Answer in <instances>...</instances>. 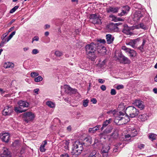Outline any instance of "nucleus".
<instances>
[{"label": "nucleus", "mask_w": 157, "mask_h": 157, "mask_svg": "<svg viewBox=\"0 0 157 157\" xmlns=\"http://www.w3.org/2000/svg\"><path fill=\"white\" fill-rule=\"evenodd\" d=\"M83 150V148H73L71 152L72 155H75V157L80 155Z\"/></svg>", "instance_id": "8"}, {"label": "nucleus", "mask_w": 157, "mask_h": 157, "mask_svg": "<svg viewBox=\"0 0 157 157\" xmlns=\"http://www.w3.org/2000/svg\"><path fill=\"white\" fill-rule=\"evenodd\" d=\"M140 28L144 29H146V27L145 25H144L143 23H140L138 25V29Z\"/></svg>", "instance_id": "37"}, {"label": "nucleus", "mask_w": 157, "mask_h": 157, "mask_svg": "<svg viewBox=\"0 0 157 157\" xmlns=\"http://www.w3.org/2000/svg\"><path fill=\"white\" fill-rule=\"evenodd\" d=\"M35 117L34 114L31 112H26L23 114V120L27 123L33 121Z\"/></svg>", "instance_id": "4"}, {"label": "nucleus", "mask_w": 157, "mask_h": 157, "mask_svg": "<svg viewBox=\"0 0 157 157\" xmlns=\"http://www.w3.org/2000/svg\"><path fill=\"white\" fill-rule=\"evenodd\" d=\"M18 7H19L18 6H15L10 10V13H13L18 8Z\"/></svg>", "instance_id": "42"}, {"label": "nucleus", "mask_w": 157, "mask_h": 157, "mask_svg": "<svg viewBox=\"0 0 157 157\" xmlns=\"http://www.w3.org/2000/svg\"><path fill=\"white\" fill-rule=\"evenodd\" d=\"M108 27L111 31H117L118 30V27H117L116 25L113 23H111L108 25Z\"/></svg>", "instance_id": "11"}, {"label": "nucleus", "mask_w": 157, "mask_h": 157, "mask_svg": "<svg viewBox=\"0 0 157 157\" xmlns=\"http://www.w3.org/2000/svg\"><path fill=\"white\" fill-rule=\"evenodd\" d=\"M126 118L121 116H117L115 117L114 122L118 125L125 124L130 121V119L128 117H126Z\"/></svg>", "instance_id": "3"}, {"label": "nucleus", "mask_w": 157, "mask_h": 157, "mask_svg": "<svg viewBox=\"0 0 157 157\" xmlns=\"http://www.w3.org/2000/svg\"><path fill=\"white\" fill-rule=\"evenodd\" d=\"M146 40L145 39H143V43L142 44L141 46L139 48V49L141 51H142V50L143 48V46H144L146 43Z\"/></svg>", "instance_id": "41"}, {"label": "nucleus", "mask_w": 157, "mask_h": 157, "mask_svg": "<svg viewBox=\"0 0 157 157\" xmlns=\"http://www.w3.org/2000/svg\"><path fill=\"white\" fill-rule=\"evenodd\" d=\"M130 28L127 25H125L124 26L122 32L127 35H131L132 33L130 31Z\"/></svg>", "instance_id": "13"}, {"label": "nucleus", "mask_w": 157, "mask_h": 157, "mask_svg": "<svg viewBox=\"0 0 157 157\" xmlns=\"http://www.w3.org/2000/svg\"><path fill=\"white\" fill-rule=\"evenodd\" d=\"M89 101L87 99L84 100L83 101V105L84 107H86L88 106V103Z\"/></svg>", "instance_id": "45"}, {"label": "nucleus", "mask_w": 157, "mask_h": 157, "mask_svg": "<svg viewBox=\"0 0 157 157\" xmlns=\"http://www.w3.org/2000/svg\"><path fill=\"white\" fill-rule=\"evenodd\" d=\"M98 17V16L95 14H91L90 15L89 17L90 19V20L92 21L94 19L96 18V17Z\"/></svg>", "instance_id": "40"}, {"label": "nucleus", "mask_w": 157, "mask_h": 157, "mask_svg": "<svg viewBox=\"0 0 157 157\" xmlns=\"http://www.w3.org/2000/svg\"><path fill=\"white\" fill-rule=\"evenodd\" d=\"M137 39H136L135 40H131L129 42L127 43V45H129L132 46V48H134L135 47V44L137 43Z\"/></svg>", "instance_id": "26"}, {"label": "nucleus", "mask_w": 157, "mask_h": 157, "mask_svg": "<svg viewBox=\"0 0 157 157\" xmlns=\"http://www.w3.org/2000/svg\"><path fill=\"white\" fill-rule=\"evenodd\" d=\"M127 11H126L125 10H123L122 9L121 12L120 13H119L118 15L119 16H121L125 14H127Z\"/></svg>", "instance_id": "38"}, {"label": "nucleus", "mask_w": 157, "mask_h": 157, "mask_svg": "<svg viewBox=\"0 0 157 157\" xmlns=\"http://www.w3.org/2000/svg\"><path fill=\"white\" fill-rule=\"evenodd\" d=\"M16 33L15 31H13L9 35V37L11 39L13 37V36Z\"/></svg>", "instance_id": "56"}, {"label": "nucleus", "mask_w": 157, "mask_h": 157, "mask_svg": "<svg viewBox=\"0 0 157 157\" xmlns=\"http://www.w3.org/2000/svg\"><path fill=\"white\" fill-rule=\"evenodd\" d=\"M65 91L66 93L70 94H75L77 92V90L73 89L69 86H67L65 87Z\"/></svg>", "instance_id": "10"}, {"label": "nucleus", "mask_w": 157, "mask_h": 157, "mask_svg": "<svg viewBox=\"0 0 157 157\" xmlns=\"http://www.w3.org/2000/svg\"><path fill=\"white\" fill-rule=\"evenodd\" d=\"M0 138L3 142L5 143H7L10 140V134L8 133H3L2 135H0Z\"/></svg>", "instance_id": "7"}, {"label": "nucleus", "mask_w": 157, "mask_h": 157, "mask_svg": "<svg viewBox=\"0 0 157 157\" xmlns=\"http://www.w3.org/2000/svg\"><path fill=\"white\" fill-rule=\"evenodd\" d=\"M124 114L123 113L121 112H120L118 114V116H124Z\"/></svg>", "instance_id": "63"}, {"label": "nucleus", "mask_w": 157, "mask_h": 157, "mask_svg": "<svg viewBox=\"0 0 157 157\" xmlns=\"http://www.w3.org/2000/svg\"><path fill=\"white\" fill-rule=\"evenodd\" d=\"M17 104L19 107H14L15 111L17 113H20L25 112L26 110L22 109V108L25 107H28L29 106V103L26 101L21 100L17 102Z\"/></svg>", "instance_id": "2"}, {"label": "nucleus", "mask_w": 157, "mask_h": 157, "mask_svg": "<svg viewBox=\"0 0 157 157\" xmlns=\"http://www.w3.org/2000/svg\"><path fill=\"white\" fill-rule=\"evenodd\" d=\"M109 17L111 18L112 21H113L115 22L118 21H123V20L121 18H117L113 15H111L109 16Z\"/></svg>", "instance_id": "22"}, {"label": "nucleus", "mask_w": 157, "mask_h": 157, "mask_svg": "<svg viewBox=\"0 0 157 157\" xmlns=\"http://www.w3.org/2000/svg\"><path fill=\"white\" fill-rule=\"evenodd\" d=\"M39 74L37 72H33L31 73V76L32 78H34L36 76H38Z\"/></svg>", "instance_id": "43"}, {"label": "nucleus", "mask_w": 157, "mask_h": 157, "mask_svg": "<svg viewBox=\"0 0 157 157\" xmlns=\"http://www.w3.org/2000/svg\"><path fill=\"white\" fill-rule=\"evenodd\" d=\"M46 104L48 106L51 108H54L55 106V104L51 101L47 102Z\"/></svg>", "instance_id": "33"}, {"label": "nucleus", "mask_w": 157, "mask_h": 157, "mask_svg": "<svg viewBox=\"0 0 157 157\" xmlns=\"http://www.w3.org/2000/svg\"><path fill=\"white\" fill-rule=\"evenodd\" d=\"M120 62L124 64L129 63L130 62V61L127 57L123 56L120 60Z\"/></svg>", "instance_id": "20"}, {"label": "nucleus", "mask_w": 157, "mask_h": 157, "mask_svg": "<svg viewBox=\"0 0 157 157\" xmlns=\"http://www.w3.org/2000/svg\"><path fill=\"white\" fill-rule=\"evenodd\" d=\"M121 145H122L121 146V147H122L123 146H124V144H123L121 142H120L117 144L115 146L116 147H118V146H120Z\"/></svg>", "instance_id": "52"}, {"label": "nucleus", "mask_w": 157, "mask_h": 157, "mask_svg": "<svg viewBox=\"0 0 157 157\" xmlns=\"http://www.w3.org/2000/svg\"><path fill=\"white\" fill-rule=\"evenodd\" d=\"M135 132H136V133H135L134 135H133L132 134H131V135L128 134L124 135V137H123V138H124L123 140L127 141H130L131 137H134L136 136L137 134V132L136 131Z\"/></svg>", "instance_id": "15"}, {"label": "nucleus", "mask_w": 157, "mask_h": 157, "mask_svg": "<svg viewBox=\"0 0 157 157\" xmlns=\"http://www.w3.org/2000/svg\"><path fill=\"white\" fill-rule=\"evenodd\" d=\"M101 125H97L95 127L92 128H90L89 130V132L91 133H94L95 132L99 130V128L101 127Z\"/></svg>", "instance_id": "23"}, {"label": "nucleus", "mask_w": 157, "mask_h": 157, "mask_svg": "<svg viewBox=\"0 0 157 157\" xmlns=\"http://www.w3.org/2000/svg\"><path fill=\"white\" fill-rule=\"evenodd\" d=\"M39 52L38 50L36 49H33L32 51V53L33 54H36Z\"/></svg>", "instance_id": "49"}, {"label": "nucleus", "mask_w": 157, "mask_h": 157, "mask_svg": "<svg viewBox=\"0 0 157 157\" xmlns=\"http://www.w3.org/2000/svg\"><path fill=\"white\" fill-rule=\"evenodd\" d=\"M91 101L93 103V104H96L97 103V101L96 98H92L91 100Z\"/></svg>", "instance_id": "58"}, {"label": "nucleus", "mask_w": 157, "mask_h": 157, "mask_svg": "<svg viewBox=\"0 0 157 157\" xmlns=\"http://www.w3.org/2000/svg\"><path fill=\"white\" fill-rule=\"evenodd\" d=\"M148 138L151 140L153 141L157 139V135L154 133H151L149 134Z\"/></svg>", "instance_id": "24"}, {"label": "nucleus", "mask_w": 157, "mask_h": 157, "mask_svg": "<svg viewBox=\"0 0 157 157\" xmlns=\"http://www.w3.org/2000/svg\"><path fill=\"white\" fill-rule=\"evenodd\" d=\"M8 34V33H6L4 34H3L2 37V40H3L4 39V38Z\"/></svg>", "instance_id": "57"}, {"label": "nucleus", "mask_w": 157, "mask_h": 157, "mask_svg": "<svg viewBox=\"0 0 157 157\" xmlns=\"http://www.w3.org/2000/svg\"><path fill=\"white\" fill-rule=\"evenodd\" d=\"M86 53L88 59L94 61L96 58L95 52L97 49V44L92 43L87 44L85 47Z\"/></svg>", "instance_id": "1"}, {"label": "nucleus", "mask_w": 157, "mask_h": 157, "mask_svg": "<svg viewBox=\"0 0 157 157\" xmlns=\"http://www.w3.org/2000/svg\"><path fill=\"white\" fill-rule=\"evenodd\" d=\"M60 157H69L68 155L67 154H65L61 155Z\"/></svg>", "instance_id": "62"}, {"label": "nucleus", "mask_w": 157, "mask_h": 157, "mask_svg": "<svg viewBox=\"0 0 157 157\" xmlns=\"http://www.w3.org/2000/svg\"><path fill=\"white\" fill-rule=\"evenodd\" d=\"M123 56V55L120 51H117L115 52L114 57L115 58H117L118 60L120 61Z\"/></svg>", "instance_id": "19"}, {"label": "nucleus", "mask_w": 157, "mask_h": 157, "mask_svg": "<svg viewBox=\"0 0 157 157\" xmlns=\"http://www.w3.org/2000/svg\"><path fill=\"white\" fill-rule=\"evenodd\" d=\"M3 153L1 154V157H11L12 155L10 151L7 148H3Z\"/></svg>", "instance_id": "9"}, {"label": "nucleus", "mask_w": 157, "mask_h": 157, "mask_svg": "<svg viewBox=\"0 0 157 157\" xmlns=\"http://www.w3.org/2000/svg\"><path fill=\"white\" fill-rule=\"evenodd\" d=\"M39 150L41 152H44L46 150L44 148H39Z\"/></svg>", "instance_id": "61"}, {"label": "nucleus", "mask_w": 157, "mask_h": 157, "mask_svg": "<svg viewBox=\"0 0 157 157\" xmlns=\"http://www.w3.org/2000/svg\"><path fill=\"white\" fill-rule=\"evenodd\" d=\"M118 132L117 130H115L111 136L114 139H117L118 137Z\"/></svg>", "instance_id": "32"}, {"label": "nucleus", "mask_w": 157, "mask_h": 157, "mask_svg": "<svg viewBox=\"0 0 157 157\" xmlns=\"http://www.w3.org/2000/svg\"><path fill=\"white\" fill-rule=\"evenodd\" d=\"M126 111L129 114V117L131 118L134 117L137 115L136 109L134 106L128 107L127 108Z\"/></svg>", "instance_id": "5"}, {"label": "nucleus", "mask_w": 157, "mask_h": 157, "mask_svg": "<svg viewBox=\"0 0 157 157\" xmlns=\"http://www.w3.org/2000/svg\"><path fill=\"white\" fill-rule=\"evenodd\" d=\"M69 140L68 141L66 140L63 141V143L65 144L64 147H68L69 144Z\"/></svg>", "instance_id": "44"}, {"label": "nucleus", "mask_w": 157, "mask_h": 157, "mask_svg": "<svg viewBox=\"0 0 157 157\" xmlns=\"http://www.w3.org/2000/svg\"><path fill=\"white\" fill-rule=\"evenodd\" d=\"M39 39V37L37 36H35L33 39L32 43H33L34 41H38Z\"/></svg>", "instance_id": "53"}, {"label": "nucleus", "mask_w": 157, "mask_h": 157, "mask_svg": "<svg viewBox=\"0 0 157 157\" xmlns=\"http://www.w3.org/2000/svg\"><path fill=\"white\" fill-rule=\"evenodd\" d=\"M39 90V89L38 88H37L36 89H34V92L36 94H38V92Z\"/></svg>", "instance_id": "59"}, {"label": "nucleus", "mask_w": 157, "mask_h": 157, "mask_svg": "<svg viewBox=\"0 0 157 157\" xmlns=\"http://www.w3.org/2000/svg\"><path fill=\"white\" fill-rule=\"evenodd\" d=\"M144 14V9H139L138 10V17L140 18L143 17Z\"/></svg>", "instance_id": "29"}, {"label": "nucleus", "mask_w": 157, "mask_h": 157, "mask_svg": "<svg viewBox=\"0 0 157 157\" xmlns=\"http://www.w3.org/2000/svg\"><path fill=\"white\" fill-rule=\"evenodd\" d=\"M122 9L123 10H125L126 11H127V13H128L130 10V8L128 6H126L123 7Z\"/></svg>", "instance_id": "46"}, {"label": "nucleus", "mask_w": 157, "mask_h": 157, "mask_svg": "<svg viewBox=\"0 0 157 157\" xmlns=\"http://www.w3.org/2000/svg\"><path fill=\"white\" fill-rule=\"evenodd\" d=\"M47 144V141L46 140H45L43 142L40 147H44Z\"/></svg>", "instance_id": "51"}, {"label": "nucleus", "mask_w": 157, "mask_h": 157, "mask_svg": "<svg viewBox=\"0 0 157 157\" xmlns=\"http://www.w3.org/2000/svg\"><path fill=\"white\" fill-rule=\"evenodd\" d=\"M98 45L97 49L98 52L99 53H105L106 52L105 48L103 45H100L99 43L97 44Z\"/></svg>", "instance_id": "14"}, {"label": "nucleus", "mask_w": 157, "mask_h": 157, "mask_svg": "<svg viewBox=\"0 0 157 157\" xmlns=\"http://www.w3.org/2000/svg\"><path fill=\"white\" fill-rule=\"evenodd\" d=\"M124 86L123 85H118L116 87L117 89V90H119L120 89H122L123 88Z\"/></svg>", "instance_id": "54"}, {"label": "nucleus", "mask_w": 157, "mask_h": 157, "mask_svg": "<svg viewBox=\"0 0 157 157\" xmlns=\"http://www.w3.org/2000/svg\"><path fill=\"white\" fill-rule=\"evenodd\" d=\"M15 27L14 26H13L10 28L8 30V32H10L13 30L14 29Z\"/></svg>", "instance_id": "64"}, {"label": "nucleus", "mask_w": 157, "mask_h": 157, "mask_svg": "<svg viewBox=\"0 0 157 157\" xmlns=\"http://www.w3.org/2000/svg\"><path fill=\"white\" fill-rule=\"evenodd\" d=\"M88 157H101V156L98 153H97L94 150L90 153Z\"/></svg>", "instance_id": "21"}, {"label": "nucleus", "mask_w": 157, "mask_h": 157, "mask_svg": "<svg viewBox=\"0 0 157 157\" xmlns=\"http://www.w3.org/2000/svg\"><path fill=\"white\" fill-rule=\"evenodd\" d=\"M43 80L42 77L40 76H39L38 77L35 78L34 79V81L36 82H39Z\"/></svg>", "instance_id": "39"}, {"label": "nucleus", "mask_w": 157, "mask_h": 157, "mask_svg": "<svg viewBox=\"0 0 157 157\" xmlns=\"http://www.w3.org/2000/svg\"><path fill=\"white\" fill-rule=\"evenodd\" d=\"M106 39L108 44H110L113 43L114 40V37L111 34H107L106 35Z\"/></svg>", "instance_id": "12"}, {"label": "nucleus", "mask_w": 157, "mask_h": 157, "mask_svg": "<svg viewBox=\"0 0 157 157\" xmlns=\"http://www.w3.org/2000/svg\"><path fill=\"white\" fill-rule=\"evenodd\" d=\"M14 65L13 63L11 62H7L4 64V67L6 68L10 67H13Z\"/></svg>", "instance_id": "30"}, {"label": "nucleus", "mask_w": 157, "mask_h": 157, "mask_svg": "<svg viewBox=\"0 0 157 157\" xmlns=\"http://www.w3.org/2000/svg\"><path fill=\"white\" fill-rule=\"evenodd\" d=\"M85 140L89 144H90L92 143V138L90 136H88L86 137Z\"/></svg>", "instance_id": "36"}, {"label": "nucleus", "mask_w": 157, "mask_h": 157, "mask_svg": "<svg viewBox=\"0 0 157 157\" xmlns=\"http://www.w3.org/2000/svg\"><path fill=\"white\" fill-rule=\"evenodd\" d=\"M148 118V116L146 114H141L138 117V120L140 121H144L147 120Z\"/></svg>", "instance_id": "18"}, {"label": "nucleus", "mask_w": 157, "mask_h": 157, "mask_svg": "<svg viewBox=\"0 0 157 157\" xmlns=\"http://www.w3.org/2000/svg\"><path fill=\"white\" fill-rule=\"evenodd\" d=\"M74 147H82L85 146L84 143L81 141L77 140L73 144Z\"/></svg>", "instance_id": "17"}, {"label": "nucleus", "mask_w": 157, "mask_h": 157, "mask_svg": "<svg viewBox=\"0 0 157 157\" xmlns=\"http://www.w3.org/2000/svg\"><path fill=\"white\" fill-rule=\"evenodd\" d=\"M94 24H101V20L98 17L96 18L91 21Z\"/></svg>", "instance_id": "28"}, {"label": "nucleus", "mask_w": 157, "mask_h": 157, "mask_svg": "<svg viewBox=\"0 0 157 157\" xmlns=\"http://www.w3.org/2000/svg\"><path fill=\"white\" fill-rule=\"evenodd\" d=\"M120 8L117 7H110L107 9V11L108 13L112 12L114 13L118 12V10Z\"/></svg>", "instance_id": "16"}, {"label": "nucleus", "mask_w": 157, "mask_h": 157, "mask_svg": "<svg viewBox=\"0 0 157 157\" xmlns=\"http://www.w3.org/2000/svg\"><path fill=\"white\" fill-rule=\"evenodd\" d=\"M100 88L102 90L105 91L106 89V87L104 85H102L101 86Z\"/></svg>", "instance_id": "55"}, {"label": "nucleus", "mask_w": 157, "mask_h": 157, "mask_svg": "<svg viewBox=\"0 0 157 157\" xmlns=\"http://www.w3.org/2000/svg\"><path fill=\"white\" fill-rule=\"evenodd\" d=\"M112 121V119L110 118L108 120H106L103 123L102 127L101 128V130H102L105 127L109 124Z\"/></svg>", "instance_id": "27"}, {"label": "nucleus", "mask_w": 157, "mask_h": 157, "mask_svg": "<svg viewBox=\"0 0 157 157\" xmlns=\"http://www.w3.org/2000/svg\"><path fill=\"white\" fill-rule=\"evenodd\" d=\"M97 41L99 42L100 43H102L103 44H104L106 42L105 40L104 39H98L97 40Z\"/></svg>", "instance_id": "47"}, {"label": "nucleus", "mask_w": 157, "mask_h": 157, "mask_svg": "<svg viewBox=\"0 0 157 157\" xmlns=\"http://www.w3.org/2000/svg\"><path fill=\"white\" fill-rule=\"evenodd\" d=\"M129 54V56L131 57H134L136 55V52L133 50L130 49L128 52Z\"/></svg>", "instance_id": "31"}, {"label": "nucleus", "mask_w": 157, "mask_h": 157, "mask_svg": "<svg viewBox=\"0 0 157 157\" xmlns=\"http://www.w3.org/2000/svg\"><path fill=\"white\" fill-rule=\"evenodd\" d=\"M110 94L112 95H114L116 94V90L114 89H112L111 90Z\"/></svg>", "instance_id": "50"}, {"label": "nucleus", "mask_w": 157, "mask_h": 157, "mask_svg": "<svg viewBox=\"0 0 157 157\" xmlns=\"http://www.w3.org/2000/svg\"><path fill=\"white\" fill-rule=\"evenodd\" d=\"M144 102L138 100V109H140V110H141L144 109Z\"/></svg>", "instance_id": "25"}, {"label": "nucleus", "mask_w": 157, "mask_h": 157, "mask_svg": "<svg viewBox=\"0 0 157 157\" xmlns=\"http://www.w3.org/2000/svg\"><path fill=\"white\" fill-rule=\"evenodd\" d=\"M13 112L12 107L11 106H6L5 107L2 112V114L5 116L10 115Z\"/></svg>", "instance_id": "6"}, {"label": "nucleus", "mask_w": 157, "mask_h": 157, "mask_svg": "<svg viewBox=\"0 0 157 157\" xmlns=\"http://www.w3.org/2000/svg\"><path fill=\"white\" fill-rule=\"evenodd\" d=\"M55 55L57 57H60L63 55V53L59 51H56L55 52Z\"/></svg>", "instance_id": "35"}, {"label": "nucleus", "mask_w": 157, "mask_h": 157, "mask_svg": "<svg viewBox=\"0 0 157 157\" xmlns=\"http://www.w3.org/2000/svg\"><path fill=\"white\" fill-rule=\"evenodd\" d=\"M122 49L126 51V52H128L130 50V49L128 48L125 46H122Z\"/></svg>", "instance_id": "48"}, {"label": "nucleus", "mask_w": 157, "mask_h": 157, "mask_svg": "<svg viewBox=\"0 0 157 157\" xmlns=\"http://www.w3.org/2000/svg\"><path fill=\"white\" fill-rule=\"evenodd\" d=\"M13 146L14 147L19 146L20 145V142L18 140H15L12 144Z\"/></svg>", "instance_id": "34"}, {"label": "nucleus", "mask_w": 157, "mask_h": 157, "mask_svg": "<svg viewBox=\"0 0 157 157\" xmlns=\"http://www.w3.org/2000/svg\"><path fill=\"white\" fill-rule=\"evenodd\" d=\"M98 82L101 83H103L105 82V80L102 79H98Z\"/></svg>", "instance_id": "60"}]
</instances>
